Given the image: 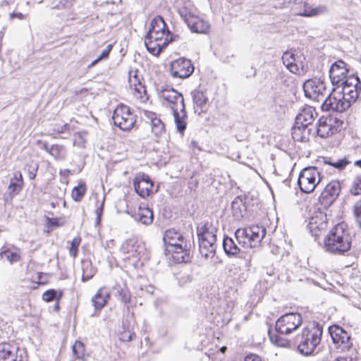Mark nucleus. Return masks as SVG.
I'll return each instance as SVG.
<instances>
[{
  "instance_id": "nucleus-23",
  "label": "nucleus",
  "mask_w": 361,
  "mask_h": 361,
  "mask_svg": "<svg viewBox=\"0 0 361 361\" xmlns=\"http://www.w3.org/2000/svg\"><path fill=\"white\" fill-rule=\"evenodd\" d=\"M133 186L136 193L141 197H146L149 195L153 183L148 176L142 175L137 176L133 181Z\"/></svg>"
},
{
  "instance_id": "nucleus-35",
  "label": "nucleus",
  "mask_w": 361,
  "mask_h": 361,
  "mask_svg": "<svg viewBox=\"0 0 361 361\" xmlns=\"http://www.w3.org/2000/svg\"><path fill=\"white\" fill-rule=\"evenodd\" d=\"M223 247L228 256H235L240 253V249L232 238L225 236L223 240Z\"/></svg>"
},
{
  "instance_id": "nucleus-19",
  "label": "nucleus",
  "mask_w": 361,
  "mask_h": 361,
  "mask_svg": "<svg viewBox=\"0 0 361 361\" xmlns=\"http://www.w3.org/2000/svg\"><path fill=\"white\" fill-rule=\"evenodd\" d=\"M194 71V66L190 60L180 58L173 61L170 66V73L173 78H186Z\"/></svg>"
},
{
  "instance_id": "nucleus-26",
  "label": "nucleus",
  "mask_w": 361,
  "mask_h": 361,
  "mask_svg": "<svg viewBox=\"0 0 361 361\" xmlns=\"http://www.w3.org/2000/svg\"><path fill=\"white\" fill-rule=\"evenodd\" d=\"M172 40V37H166L162 44H159L157 41L149 39V37L146 35L145 39V45L149 53L154 56H158Z\"/></svg>"
},
{
  "instance_id": "nucleus-17",
  "label": "nucleus",
  "mask_w": 361,
  "mask_h": 361,
  "mask_svg": "<svg viewBox=\"0 0 361 361\" xmlns=\"http://www.w3.org/2000/svg\"><path fill=\"white\" fill-rule=\"evenodd\" d=\"M349 66L343 60H338L331 64L329 73L331 82L334 87L339 89L340 85L348 79Z\"/></svg>"
},
{
  "instance_id": "nucleus-56",
  "label": "nucleus",
  "mask_w": 361,
  "mask_h": 361,
  "mask_svg": "<svg viewBox=\"0 0 361 361\" xmlns=\"http://www.w3.org/2000/svg\"><path fill=\"white\" fill-rule=\"evenodd\" d=\"M244 361H262V359L259 355L251 353L245 356Z\"/></svg>"
},
{
  "instance_id": "nucleus-21",
  "label": "nucleus",
  "mask_w": 361,
  "mask_h": 361,
  "mask_svg": "<svg viewBox=\"0 0 361 361\" xmlns=\"http://www.w3.org/2000/svg\"><path fill=\"white\" fill-rule=\"evenodd\" d=\"M123 253L128 255V257L141 258L146 255L145 244L134 238L126 240L121 246Z\"/></svg>"
},
{
  "instance_id": "nucleus-6",
  "label": "nucleus",
  "mask_w": 361,
  "mask_h": 361,
  "mask_svg": "<svg viewBox=\"0 0 361 361\" xmlns=\"http://www.w3.org/2000/svg\"><path fill=\"white\" fill-rule=\"evenodd\" d=\"M267 233L263 226L253 225L245 228H238L235 232V238L238 244L244 247H255L259 245Z\"/></svg>"
},
{
  "instance_id": "nucleus-50",
  "label": "nucleus",
  "mask_w": 361,
  "mask_h": 361,
  "mask_svg": "<svg viewBox=\"0 0 361 361\" xmlns=\"http://www.w3.org/2000/svg\"><path fill=\"white\" fill-rule=\"evenodd\" d=\"M38 167V164L35 162H31L30 164L27 166V173L30 179L32 180L36 177Z\"/></svg>"
},
{
  "instance_id": "nucleus-42",
  "label": "nucleus",
  "mask_w": 361,
  "mask_h": 361,
  "mask_svg": "<svg viewBox=\"0 0 361 361\" xmlns=\"http://www.w3.org/2000/svg\"><path fill=\"white\" fill-rule=\"evenodd\" d=\"M73 353L75 356L80 360L85 361V349L83 343L81 341H75L72 347Z\"/></svg>"
},
{
  "instance_id": "nucleus-54",
  "label": "nucleus",
  "mask_w": 361,
  "mask_h": 361,
  "mask_svg": "<svg viewBox=\"0 0 361 361\" xmlns=\"http://www.w3.org/2000/svg\"><path fill=\"white\" fill-rule=\"evenodd\" d=\"M112 49L111 44H108L105 49L101 53V54L97 57L98 60L106 59L109 57V53Z\"/></svg>"
},
{
  "instance_id": "nucleus-16",
  "label": "nucleus",
  "mask_w": 361,
  "mask_h": 361,
  "mask_svg": "<svg viewBox=\"0 0 361 361\" xmlns=\"http://www.w3.org/2000/svg\"><path fill=\"white\" fill-rule=\"evenodd\" d=\"M342 122L332 116H322L315 128V133L322 138L329 137L339 130Z\"/></svg>"
},
{
  "instance_id": "nucleus-47",
  "label": "nucleus",
  "mask_w": 361,
  "mask_h": 361,
  "mask_svg": "<svg viewBox=\"0 0 361 361\" xmlns=\"http://www.w3.org/2000/svg\"><path fill=\"white\" fill-rule=\"evenodd\" d=\"M80 242H81V238L80 237H75L71 241V247L69 249V253H70V255H71L74 258L78 255V247L80 244Z\"/></svg>"
},
{
  "instance_id": "nucleus-63",
  "label": "nucleus",
  "mask_w": 361,
  "mask_h": 361,
  "mask_svg": "<svg viewBox=\"0 0 361 361\" xmlns=\"http://www.w3.org/2000/svg\"><path fill=\"white\" fill-rule=\"evenodd\" d=\"M59 301L60 300H56V303L54 305V310L56 311V312H59Z\"/></svg>"
},
{
  "instance_id": "nucleus-45",
  "label": "nucleus",
  "mask_w": 361,
  "mask_h": 361,
  "mask_svg": "<svg viewBox=\"0 0 361 361\" xmlns=\"http://www.w3.org/2000/svg\"><path fill=\"white\" fill-rule=\"evenodd\" d=\"M146 35L148 36L149 39L157 41L159 44H162L165 41V38L172 37V34L171 32L161 33H147Z\"/></svg>"
},
{
  "instance_id": "nucleus-53",
  "label": "nucleus",
  "mask_w": 361,
  "mask_h": 361,
  "mask_svg": "<svg viewBox=\"0 0 361 361\" xmlns=\"http://www.w3.org/2000/svg\"><path fill=\"white\" fill-rule=\"evenodd\" d=\"M135 336L134 333L130 331H123L120 335V340L124 342H129Z\"/></svg>"
},
{
  "instance_id": "nucleus-24",
  "label": "nucleus",
  "mask_w": 361,
  "mask_h": 361,
  "mask_svg": "<svg viewBox=\"0 0 361 361\" xmlns=\"http://www.w3.org/2000/svg\"><path fill=\"white\" fill-rule=\"evenodd\" d=\"M18 347L13 343H0V361H20L18 357Z\"/></svg>"
},
{
  "instance_id": "nucleus-29",
  "label": "nucleus",
  "mask_w": 361,
  "mask_h": 361,
  "mask_svg": "<svg viewBox=\"0 0 361 361\" xmlns=\"http://www.w3.org/2000/svg\"><path fill=\"white\" fill-rule=\"evenodd\" d=\"M200 252L204 258L213 257L216 254V244L215 240H199Z\"/></svg>"
},
{
  "instance_id": "nucleus-13",
  "label": "nucleus",
  "mask_w": 361,
  "mask_h": 361,
  "mask_svg": "<svg viewBox=\"0 0 361 361\" xmlns=\"http://www.w3.org/2000/svg\"><path fill=\"white\" fill-rule=\"evenodd\" d=\"M352 104L355 103L358 98L361 90V82L358 76L351 74L348 77L343 83L340 85L337 90Z\"/></svg>"
},
{
  "instance_id": "nucleus-55",
  "label": "nucleus",
  "mask_w": 361,
  "mask_h": 361,
  "mask_svg": "<svg viewBox=\"0 0 361 361\" xmlns=\"http://www.w3.org/2000/svg\"><path fill=\"white\" fill-rule=\"evenodd\" d=\"M47 222L49 225L55 227H59L63 225L61 220L59 218H47Z\"/></svg>"
},
{
  "instance_id": "nucleus-37",
  "label": "nucleus",
  "mask_w": 361,
  "mask_h": 361,
  "mask_svg": "<svg viewBox=\"0 0 361 361\" xmlns=\"http://www.w3.org/2000/svg\"><path fill=\"white\" fill-rule=\"evenodd\" d=\"M87 188L84 181L81 180L78 185L73 188L71 196L75 202H80L84 197Z\"/></svg>"
},
{
  "instance_id": "nucleus-57",
  "label": "nucleus",
  "mask_w": 361,
  "mask_h": 361,
  "mask_svg": "<svg viewBox=\"0 0 361 361\" xmlns=\"http://www.w3.org/2000/svg\"><path fill=\"white\" fill-rule=\"evenodd\" d=\"M10 19H13L14 18H18L19 20H23L26 17V15L22 13H20V12H17V13H10Z\"/></svg>"
},
{
  "instance_id": "nucleus-52",
  "label": "nucleus",
  "mask_w": 361,
  "mask_h": 361,
  "mask_svg": "<svg viewBox=\"0 0 361 361\" xmlns=\"http://www.w3.org/2000/svg\"><path fill=\"white\" fill-rule=\"evenodd\" d=\"M104 198L103 199L101 204L97 206V209H95V214L97 216L96 220H95V224L99 225L101 222V218L103 213L104 209Z\"/></svg>"
},
{
  "instance_id": "nucleus-60",
  "label": "nucleus",
  "mask_w": 361,
  "mask_h": 361,
  "mask_svg": "<svg viewBox=\"0 0 361 361\" xmlns=\"http://www.w3.org/2000/svg\"><path fill=\"white\" fill-rule=\"evenodd\" d=\"M67 126H68V124H67V123H66V124L63 125L62 126H61V127H59V128H57L56 132H57L58 133H64V132H65V130H66V128H67Z\"/></svg>"
},
{
  "instance_id": "nucleus-31",
  "label": "nucleus",
  "mask_w": 361,
  "mask_h": 361,
  "mask_svg": "<svg viewBox=\"0 0 361 361\" xmlns=\"http://www.w3.org/2000/svg\"><path fill=\"white\" fill-rule=\"evenodd\" d=\"M231 210L233 216L236 219L243 217L246 212V206L244 199L240 197H236L231 203Z\"/></svg>"
},
{
  "instance_id": "nucleus-4",
  "label": "nucleus",
  "mask_w": 361,
  "mask_h": 361,
  "mask_svg": "<svg viewBox=\"0 0 361 361\" xmlns=\"http://www.w3.org/2000/svg\"><path fill=\"white\" fill-rule=\"evenodd\" d=\"M322 335V328L318 323L303 329L302 334L296 337L299 352L305 355L313 354L321 342Z\"/></svg>"
},
{
  "instance_id": "nucleus-7",
  "label": "nucleus",
  "mask_w": 361,
  "mask_h": 361,
  "mask_svg": "<svg viewBox=\"0 0 361 361\" xmlns=\"http://www.w3.org/2000/svg\"><path fill=\"white\" fill-rule=\"evenodd\" d=\"M321 181L320 172L317 168L310 166L301 171L298 179V184L302 192L310 193L314 191Z\"/></svg>"
},
{
  "instance_id": "nucleus-43",
  "label": "nucleus",
  "mask_w": 361,
  "mask_h": 361,
  "mask_svg": "<svg viewBox=\"0 0 361 361\" xmlns=\"http://www.w3.org/2000/svg\"><path fill=\"white\" fill-rule=\"evenodd\" d=\"M56 159H63L65 158V149L63 145H52L50 148V153Z\"/></svg>"
},
{
  "instance_id": "nucleus-59",
  "label": "nucleus",
  "mask_w": 361,
  "mask_h": 361,
  "mask_svg": "<svg viewBox=\"0 0 361 361\" xmlns=\"http://www.w3.org/2000/svg\"><path fill=\"white\" fill-rule=\"evenodd\" d=\"M50 148L51 145H49L47 142H45L42 144L41 149L45 150L49 154L50 153Z\"/></svg>"
},
{
  "instance_id": "nucleus-27",
  "label": "nucleus",
  "mask_w": 361,
  "mask_h": 361,
  "mask_svg": "<svg viewBox=\"0 0 361 361\" xmlns=\"http://www.w3.org/2000/svg\"><path fill=\"white\" fill-rule=\"evenodd\" d=\"M109 298L110 293L106 288H100L92 298L95 310H102L106 304Z\"/></svg>"
},
{
  "instance_id": "nucleus-3",
  "label": "nucleus",
  "mask_w": 361,
  "mask_h": 361,
  "mask_svg": "<svg viewBox=\"0 0 361 361\" xmlns=\"http://www.w3.org/2000/svg\"><path fill=\"white\" fill-rule=\"evenodd\" d=\"M350 247V237L343 224L336 225L324 238L325 249L333 254H343Z\"/></svg>"
},
{
  "instance_id": "nucleus-51",
  "label": "nucleus",
  "mask_w": 361,
  "mask_h": 361,
  "mask_svg": "<svg viewBox=\"0 0 361 361\" xmlns=\"http://www.w3.org/2000/svg\"><path fill=\"white\" fill-rule=\"evenodd\" d=\"M307 228L311 235L315 237V239L326 231L320 230V226H317L316 224L307 225Z\"/></svg>"
},
{
  "instance_id": "nucleus-44",
  "label": "nucleus",
  "mask_w": 361,
  "mask_h": 361,
  "mask_svg": "<svg viewBox=\"0 0 361 361\" xmlns=\"http://www.w3.org/2000/svg\"><path fill=\"white\" fill-rule=\"evenodd\" d=\"M269 335L270 337V340L275 345L280 347H288L290 346V342L288 340H286L280 336L279 334L272 335L269 331Z\"/></svg>"
},
{
  "instance_id": "nucleus-49",
  "label": "nucleus",
  "mask_w": 361,
  "mask_h": 361,
  "mask_svg": "<svg viewBox=\"0 0 361 361\" xmlns=\"http://www.w3.org/2000/svg\"><path fill=\"white\" fill-rule=\"evenodd\" d=\"M353 212L357 224L361 227V200L355 204Z\"/></svg>"
},
{
  "instance_id": "nucleus-58",
  "label": "nucleus",
  "mask_w": 361,
  "mask_h": 361,
  "mask_svg": "<svg viewBox=\"0 0 361 361\" xmlns=\"http://www.w3.org/2000/svg\"><path fill=\"white\" fill-rule=\"evenodd\" d=\"M334 361H361L357 358H353L351 357H341L335 360Z\"/></svg>"
},
{
  "instance_id": "nucleus-5",
  "label": "nucleus",
  "mask_w": 361,
  "mask_h": 361,
  "mask_svg": "<svg viewBox=\"0 0 361 361\" xmlns=\"http://www.w3.org/2000/svg\"><path fill=\"white\" fill-rule=\"evenodd\" d=\"M163 240L166 245L171 247L170 251L173 252V257L178 263L186 262L189 258V249L188 243L183 235L174 228L165 231Z\"/></svg>"
},
{
  "instance_id": "nucleus-41",
  "label": "nucleus",
  "mask_w": 361,
  "mask_h": 361,
  "mask_svg": "<svg viewBox=\"0 0 361 361\" xmlns=\"http://www.w3.org/2000/svg\"><path fill=\"white\" fill-rule=\"evenodd\" d=\"M324 164L332 166L338 170L343 169L349 164V161L346 159H340L334 161L330 157L324 158Z\"/></svg>"
},
{
  "instance_id": "nucleus-38",
  "label": "nucleus",
  "mask_w": 361,
  "mask_h": 361,
  "mask_svg": "<svg viewBox=\"0 0 361 361\" xmlns=\"http://www.w3.org/2000/svg\"><path fill=\"white\" fill-rule=\"evenodd\" d=\"M128 82L130 87H133L135 91L140 94L145 92V86L142 85L136 74L132 75V72H130Z\"/></svg>"
},
{
  "instance_id": "nucleus-61",
  "label": "nucleus",
  "mask_w": 361,
  "mask_h": 361,
  "mask_svg": "<svg viewBox=\"0 0 361 361\" xmlns=\"http://www.w3.org/2000/svg\"><path fill=\"white\" fill-rule=\"evenodd\" d=\"M190 145L192 146V147L194 148H198L199 150H201V148L198 147V142L195 140H192Z\"/></svg>"
},
{
  "instance_id": "nucleus-30",
  "label": "nucleus",
  "mask_w": 361,
  "mask_h": 361,
  "mask_svg": "<svg viewBox=\"0 0 361 361\" xmlns=\"http://www.w3.org/2000/svg\"><path fill=\"white\" fill-rule=\"evenodd\" d=\"M23 176L20 171H17L14 173L13 178L11 179L10 184L8 185V195L13 197L18 195L23 188Z\"/></svg>"
},
{
  "instance_id": "nucleus-2",
  "label": "nucleus",
  "mask_w": 361,
  "mask_h": 361,
  "mask_svg": "<svg viewBox=\"0 0 361 361\" xmlns=\"http://www.w3.org/2000/svg\"><path fill=\"white\" fill-rule=\"evenodd\" d=\"M317 117V113L314 107L308 105L303 106L295 117L291 133L293 139L297 142H307L310 135H314L313 123Z\"/></svg>"
},
{
  "instance_id": "nucleus-62",
  "label": "nucleus",
  "mask_w": 361,
  "mask_h": 361,
  "mask_svg": "<svg viewBox=\"0 0 361 361\" xmlns=\"http://www.w3.org/2000/svg\"><path fill=\"white\" fill-rule=\"evenodd\" d=\"M5 257V247H2L0 250V259Z\"/></svg>"
},
{
  "instance_id": "nucleus-34",
  "label": "nucleus",
  "mask_w": 361,
  "mask_h": 361,
  "mask_svg": "<svg viewBox=\"0 0 361 361\" xmlns=\"http://www.w3.org/2000/svg\"><path fill=\"white\" fill-rule=\"evenodd\" d=\"M81 267L82 271V281L83 282L91 279L97 271V269L93 267L90 259H82L81 262Z\"/></svg>"
},
{
  "instance_id": "nucleus-11",
  "label": "nucleus",
  "mask_w": 361,
  "mask_h": 361,
  "mask_svg": "<svg viewBox=\"0 0 361 361\" xmlns=\"http://www.w3.org/2000/svg\"><path fill=\"white\" fill-rule=\"evenodd\" d=\"M282 61L286 67L293 73L301 75L305 71V57L300 51L289 50L283 53Z\"/></svg>"
},
{
  "instance_id": "nucleus-18",
  "label": "nucleus",
  "mask_w": 361,
  "mask_h": 361,
  "mask_svg": "<svg viewBox=\"0 0 361 361\" xmlns=\"http://www.w3.org/2000/svg\"><path fill=\"white\" fill-rule=\"evenodd\" d=\"M303 90L307 97L317 101L322 99L326 92L324 82L317 78L306 80L303 85Z\"/></svg>"
},
{
  "instance_id": "nucleus-39",
  "label": "nucleus",
  "mask_w": 361,
  "mask_h": 361,
  "mask_svg": "<svg viewBox=\"0 0 361 361\" xmlns=\"http://www.w3.org/2000/svg\"><path fill=\"white\" fill-rule=\"evenodd\" d=\"M63 296L62 291L50 289L45 291L42 295L43 300L46 302H51L53 300H60Z\"/></svg>"
},
{
  "instance_id": "nucleus-40",
  "label": "nucleus",
  "mask_w": 361,
  "mask_h": 361,
  "mask_svg": "<svg viewBox=\"0 0 361 361\" xmlns=\"http://www.w3.org/2000/svg\"><path fill=\"white\" fill-rule=\"evenodd\" d=\"M114 289L116 290V295L119 297L121 302L125 304L130 302L131 295L126 288L117 285L114 287Z\"/></svg>"
},
{
  "instance_id": "nucleus-25",
  "label": "nucleus",
  "mask_w": 361,
  "mask_h": 361,
  "mask_svg": "<svg viewBox=\"0 0 361 361\" xmlns=\"http://www.w3.org/2000/svg\"><path fill=\"white\" fill-rule=\"evenodd\" d=\"M145 116L150 120L152 133L154 135L156 139H159L165 133V126L164 123L154 112L147 111L145 112Z\"/></svg>"
},
{
  "instance_id": "nucleus-10",
  "label": "nucleus",
  "mask_w": 361,
  "mask_h": 361,
  "mask_svg": "<svg viewBox=\"0 0 361 361\" xmlns=\"http://www.w3.org/2000/svg\"><path fill=\"white\" fill-rule=\"evenodd\" d=\"M302 323L299 313H287L280 317L276 322V331L281 335H288L298 329Z\"/></svg>"
},
{
  "instance_id": "nucleus-22",
  "label": "nucleus",
  "mask_w": 361,
  "mask_h": 361,
  "mask_svg": "<svg viewBox=\"0 0 361 361\" xmlns=\"http://www.w3.org/2000/svg\"><path fill=\"white\" fill-rule=\"evenodd\" d=\"M217 224V222L214 224L212 221H205L200 224L197 228L199 240H208L209 241H216Z\"/></svg>"
},
{
  "instance_id": "nucleus-48",
  "label": "nucleus",
  "mask_w": 361,
  "mask_h": 361,
  "mask_svg": "<svg viewBox=\"0 0 361 361\" xmlns=\"http://www.w3.org/2000/svg\"><path fill=\"white\" fill-rule=\"evenodd\" d=\"M350 191L354 195H361V176L355 178Z\"/></svg>"
},
{
  "instance_id": "nucleus-9",
  "label": "nucleus",
  "mask_w": 361,
  "mask_h": 361,
  "mask_svg": "<svg viewBox=\"0 0 361 361\" xmlns=\"http://www.w3.org/2000/svg\"><path fill=\"white\" fill-rule=\"evenodd\" d=\"M334 87L331 92L324 100L322 108L324 111H333L342 113L348 109L353 104L342 94Z\"/></svg>"
},
{
  "instance_id": "nucleus-64",
  "label": "nucleus",
  "mask_w": 361,
  "mask_h": 361,
  "mask_svg": "<svg viewBox=\"0 0 361 361\" xmlns=\"http://www.w3.org/2000/svg\"><path fill=\"white\" fill-rule=\"evenodd\" d=\"M100 60H98V58H97L95 60H94L89 66L88 68H92L94 66H95Z\"/></svg>"
},
{
  "instance_id": "nucleus-12",
  "label": "nucleus",
  "mask_w": 361,
  "mask_h": 361,
  "mask_svg": "<svg viewBox=\"0 0 361 361\" xmlns=\"http://www.w3.org/2000/svg\"><path fill=\"white\" fill-rule=\"evenodd\" d=\"M178 13L192 32L206 33L209 29L208 22L193 14L187 7L179 8Z\"/></svg>"
},
{
  "instance_id": "nucleus-36",
  "label": "nucleus",
  "mask_w": 361,
  "mask_h": 361,
  "mask_svg": "<svg viewBox=\"0 0 361 361\" xmlns=\"http://www.w3.org/2000/svg\"><path fill=\"white\" fill-rule=\"evenodd\" d=\"M316 224L320 226V230H326L327 228L326 216L322 212L315 214L310 219L308 225Z\"/></svg>"
},
{
  "instance_id": "nucleus-15",
  "label": "nucleus",
  "mask_w": 361,
  "mask_h": 361,
  "mask_svg": "<svg viewBox=\"0 0 361 361\" xmlns=\"http://www.w3.org/2000/svg\"><path fill=\"white\" fill-rule=\"evenodd\" d=\"M329 333L336 348L341 352L348 350L353 345V340L349 334L342 327L333 325L329 326Z\"/></svg>"
},
{
  "instance_id": "nucleus-8",
  "label": "nucleus",
  "mask_w": 361,
  "mask_h": 361,
  "mask_svg": "<svg viewBox=\"0 0 361 361\" xmlns=\"http://www.w3.org/2000/svg\"><path fill=\"white\" fill-rule=\"evenodd\" d=\"M112 119L114 125L121 130L128 131L134 126L136 116L131 112L129 106L120 104L114 111Z\"/></svg>"
},
{
  "instance_id": "nucleus-1",
  "label": "nucleus",
  "mask_w": 361,
  "mask_h": 361,
  "mask_svg": "<svg viewBox=\"0 0 361 361\" xmlns=\"http://www.w3.org/2000/svg\"><path fill=\"white\" fill-rule=\"evenodd\" d=\"M158 95L163 104L171 109L176 129L183 135L187 127L188 116L183 94L169 85H164L158 89Z\"/></svg>"
},
{
  "instance_id": "nucleus-20",
  "label": "nucleus",
  "mask_w": 361,
  "mask_h": 361,
  "mask_svg": "<svg viewBox=\"0 0 361 361\" xmlns=\"http://www.w3.org/2000/svg\"><path fill=\"white\" fill-rule=\"evenodd\" d=\"M341 192V185L338 180H331L322 192L319 200L324 207L331 206L337 199Z\"/></svg>"
},
{
  "instance_id": "nucleus-46",
  "label": "nucleus",
  "mask_w": 361,
  "mask_h": 361,
  "mask_svg": "<svg viewBox=\"0 0 361 361\" xmlns=\"http://www.w3.org/2000/svg\"><path fill=\"white\" fill-rule=\"evenodd\" d=\"M5 257L10 262V264H13L15 262H18L20 261L21 257L18 252H12L8 248L5 247Z\"/></svg>"
},
{
  "instance_id": "nucleus-32",
  "label": "nucleus",
  "mask_w": 361,
  "mask_h": 361,
  "mask_svg": "<svg viewBox=\"0 0 361 361\" xmlns=\"http://www.w3.org/2000/svg\"><path fill=\"white\" fill-rule=\"evenodd\" d=\"M135 219L145 225L151 224L153 221V212L149 208L139 207L135 215Z\"/></svg>"
},
{
  "instance_id": "nucleus-28",
  "label": "nucleus",
  "mask_w": 361,
  "mask_h": 361,
  "mask_svg": "<svg viewBox=\"0 0 361 361\" xmlns=\"http://www.w3.org/2000/svg\"><path fill=\"white\" fill-rule=\"evenodd\" d=\"M191 94L195 105V111H197L200 109L201 111H205L207 109L208 102V98L205 93L199 90H195L191 92Z\"/></svg>"
},
{
  "instance_id": "nucleus-33",
  "label": "nucleus",
  "mask_w": 361,
  "mask_h": 361,
  "mask_svg": "<svg viewBox=\"0 0 361 361\" xmlns=\"http://www.w3.org/2000/svg\"><path fill=\"white\" fill-rule=\"evenodd\" d=\"M170 32L164 18L158 16L151 22V27L147 33H161Z\"/></svg>"
},
{
  "instance_id": "nucleus-14",
  "label": "nucleus",
  "mask_w": 361,
  "mask_h": 361,
  "mask_svg": "<svg viewBox=\"0 0 361 361\" xmlns=\"http://www.w3.org/2000/svg\"><path fill=\"white\" fill-rule=\"evenodd\" d=\"M293 3V9L296 15L312 17L325 14L328 12V8L325 5H319L315 7L307 4L303 0H284V4Z\"/></svg>"
}]
</instances>
